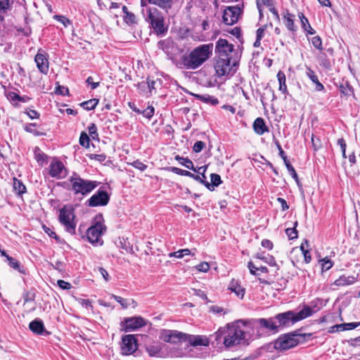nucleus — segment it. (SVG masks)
<instances>
[{
    "label": "nucleus",
    "mask_w": 360,
    "mask_h": 360,
    "mask_svg": "<svg viewBox=\"0 0 360 360\" xmlns=\"http://www.w3.org/2000/svg\"><path fill=\"white\" fill-rule=\"evenodd\" d=\"M23 299L25 303L32 302L34 300V295L30 292H27L23 295Z\"/></svg>",
    "instance_id": "69168bd1"
},
{
    "label": "nucleus",
    "mask_w": 360,
    "mask_h": 360,
    "mask_svg": "<svg viewBox=\"0 0 360 360\" xmlns=\"http://www.w3.org/2000/svg\"><path fill=\"white\" fill-rule=\"evenodd\" d=\"M277 79L279 82V90L283 92V94H288L287 85L285 84V75L281 70L278 71L277 73Z\"/></svg>",
    "instance_id": "c756f323"
},
{
    "label": "nucleus",
    "mask_w": 360,
    "mask_h": 360,
    "mask_svg": "<svg viewBox=\"0 0 360 360\" xmlns=\"http://www.w3.org/2000/svg\"><path fill=\"white\" fill-rule=\"evenodd\" d=\"M58 285L61 289H63V290H69L72 287V285L70 283L66 282L63 280H58Z\"/></svg>",
    "instance_id": "052dcab7"
},
{
    "label": "nucleus",
    "mask_w": 360,
    "mask_h": 360,
    "mask_svg": "<svg viewBox=\"0 0 360 360\" xmlns=\"http://www.w3.org/2000/svg\"><path fill=\"white\" fill-rule=\"evenodd\" d=\"M345 330V323L341 324H337L331 327V332H339V331H343Z\"/></svg>",
    "instance_id": "0e129e2a"
},
{
    "label": "nucleus",
    "mask_w": 360,
    "mask_h": 360,
    "mask_svg": "<svg viewBox=\"0 0 360 360\" xmlns=\"http://www.w3.org/2000/svg\"><path fill=\"white\" fill-rule=\"evenodd\" d=\"M72 190L75 195L83 196L89 194L99 184L96 181L84 179L79 176H72L70 179Z\"/></svg>",
    "instance_id": "423d86ee"
},
{
    "label": "nucleus",
    "mask_w": 360,
    "mask_h": 360,
    "mask_svg": "<svg viewBox=\"0 0 360 360\" xmlns=\"http://www.w3.org/2000/svg\"><path fill=\"white\" fill-rule=\"evenodd\" d=\"M299 343L297 335L295 334H285L277 339L275 347L279 350H287L295 347Z\"/></svg>",
    "instance_id": "9d476101"
},
{
    "label": "nucleus",
    "mask_w": 360,
    "mask_h": 360,
    "mask_svg": "<svg viewBox=\"0 0 360 360\" xmlns=\"http://www.w3.org/2000/svg\"><path fill=\"white\" fill-rule=\"evenodd\" d=\"M313 311L311 307L304 306L300 311H287L276 314L274 318L278 322L280 328L289 327L296 322L302 321L312 315Z\"/></svg>",
    "instance_id": "f03ea898"
},
{
    "label": "nucleus",
    "mask_w": 360,
    "mask_h": 360,
    "mask_svg": "<svg viewBox=\"0 0 360 360\" xmlns=\"http://www.w3.org/2000/svg\"><path fill=\"white\" fill-rule=\"evenodd\" d=\"M192 95L197 99L205 103H209L212 105H216L219 103V101L217 98L210 96L209 94H192Z\"/></svg>",
    "instance_id": "4be33fe9"
},
{
    "label": "nucleus",
    "mask_w": 360,
    "mask_h": 360,
    "mask_svg": "<svg viewBox=\"0 0 360 360\" xmlns=\"http://www.w3.org/2000/svg\"><path fill=\"white\" fill-rule=\"evenodd\" d=\"M274 317L270 319H259L257 322L261 328L267 329L269 331L276 333L279 331V326H278Z\"/></svg>",
    "instance_id": "a211bd4d"
},
{
    "label": "nucleus",
    "mask_w": 360,
    "mask_h": 360,
    "mask_svg": "<svg viewBox=\"0 0 360 360\" xmlns=\"http://www.w3.org/2000/svg\"><path fill=\"white\" fill-rule=\"evenodd\" d=\"M340 90L342 95L345 96H349L351 95H354V89L353 87L349 84L348 82H345L342 83L340 85Z\"/></svg>",
    "instance_id": "2f4dec72"
},
{
    "label": "nucleus",
    "mask_w": 360,
    "mask_h": 360,
    "mask_svg": "<svg viewBox=\"0 0 360 360\" xmlns=\"http://www.w3.org/2000/svg\"><path fill=\"white\" fill-rule=\"evenodd\" d=\"M224 335V345L230 348L241 343L245 338V332L237 324H228L227 328L220 331Z\"/></svg>",
    "instance_id": "7ed1b4c3"
},
{
    "label": "nucleus",
    "mask_w": 360,
    "mask_h": 360,
    "mask_svg": "<svg viewBox=\"0 0 360 360\" xmlns=\"http://www.w3.org/2000/svg\"><path fill=\"white\" fill-rule=\"evenodd\" d=\"M294 15L290 14V13L287 12L286 14L284 15V24L285 27L292 32H295L297 30V27L294 24V20L292 19V17Z\"/></svg>",
    "instance_id": "7c9ffc66"
},
{
    "label": "nucleus",
    "mask_w": 360,
    "mask_h": 360,
    "mask_svg": "<svg viewBox=\"0 0 360 360\" xmlns=\"http://www.w3.org/2000/svg\"><path fill=\"white\" fill-rule=\"evenodd\" d=\"M35 158L37 162L45 161L46 155L42 153L39 148H36L34 150Z\"/></svg>",
    "instance_id": "8fccbe9b"
},
{
    "label": "nucleus",
    "mask_w": 360,
    "mask_h": 360,
    "mask_svg": "<svg viewBox=\"0 0 360 360\" xmlns=\"http://www.w3.org/2000/svg\"><path fill=\"white\" fill-rule=\"evenodd\" d=\"M54 18L61 22L65 27H68L70 24V20L63 15H55Z\"/></svg>",
    "instance_id": "6e6d98bb"
},
{
    "label": "nucleus",
    "mask_w": 360,
    "mask_h": 360,
    "mask_svg": "<svg viewBox=\"0 0 360 360\" xmlns=\"http://www.w3.org/2000/svg\"><path fill=\"white\" fill-rule=\"evenodd\" d=\"M43 229L45 231V233L49 236V237L53 238L56 240H58V237L57 234L53 231H52L50 228L46 226L45 225H43Z\"/></svg>",
    "instance_id": "13d9d810"
},
{
    "label": "nucleus",
    "mask_w": 360,
    "mask_h": 360,
    "mask_svg": "<svg viewBox=\"0 0 360 360\" xmlns=\"http://www.w3.org/2000/svg\"><path fill=\"white\" fill-rule=\"evenodd\" d=\"M36 123L27 124L25 126V130L29 133L34 134V136H39L44 134L43 132H40L37 128Z\"/></svg>",
    "instance_id": "4c0bfd02"
},
{
    "label": "nucleus",
    "mask_w": 360,
    "mask_h": 360,
    "mask_svg": "<svg viewBox=\"0 0 360 360\" xmlns=\"http://www.w3.org/2000/svg\"><path fill=\"white\" fill-rule=\"evenodd\" d=\"M211 184L206 181L205 186L210 190L213 191L214 187L219 186L221 184V177L219 174H212L210 176Z\"/></svg>",
    "instance_id": "cd10ccee"
},
{
    "label": "nucleus",
    "mask_w": 360,
    "mask_h": 360,
    "mask_svg": "<svg viewBox=\"0 0 360 360\" xmlns=\"http://www.w3.org/2000/svg\"><path fill=\"white\" fill-rule=\"evenodd\" d=\"M123 18H124V22L128 25L136 23V17L131 12L129 11L128 13H127L126 15H123Z\"/></svg>",
    "instance_id": "79ce46f5"
},
{
    "label": "nucleus",
    "mask_w": 360,
    "mask_h": 360,
    "mask_svg": "<svg viewBox=\"0 0 360 360\" xmlns=\"http://www.w3.org/2000/svg\"><path fill=\"white\" fill-rule=\"evenodd\" d=\"M6 259L11 267L13 268L15 270H18L20 273H25L23 267L21 266L20 263L15 259L10 257L9 255H6Z\"/></svg>",
    "instance_id": "c9c22d12"
},
{
    "label": "nucleus",
    "mask_w": 360,
    "mask_h": 360,
    "mask_svg": "<svg viewBox=\"0 0 360 360\" xmlns=\"http://www.w3.org/2000/svg\"><path fill=\"white\" fill-rule=\"evenodd\" d=\"M104 219L102 214H97L94 224L86 231V237L91 243H98L101 236L105 232L106 226L103 224Z\"/></svg>",
    "instance_id": "0eeeda50"
},
{
    "label": "nucleus",
    "mask_w": 360,
    "mask_h": 360,
    "mask_svg": "<svg viewBox=\"0 0 360 360\" xmlns=\"http://www.w3.org/2000/svg\"><path fill=\"white\" fill-rule=\"evenodd\" d=\"M205 143L203 141H196L193 147V150L195 153H200L205 148Z\"/></svg>",
    "instance_id": "864d4df0"
},
{
    "label": "nucleus",
    "mask_w": 360,
    "mask_h": 360,
    "mask_svg": "<svg viewBox=\"0 0 360 360\" xmlns=\"http://www.w3.org/2000/svg\"><path fill=\"white\" fill-rule=\"evenodd\" d=\"M98 103V100L96 98L90 99L80 103V105L86 110H94Z\"/></svg>",
    "instance_id": "e433bc0d"
},
{
    "label": "nucleus",
    "mask_w": 360,
    "mask_h": 360,
    "mask_svg": "<svg viewBox=\"0 0 360 360\" xmlns=\"http://www.w3.org/2000/svg\"><path fill=\"white\" fill-rule=\"evenodd\" d=\"M34 61L39 72L44 75H47L49 68L48 56L42 49H39L34 57Z\"/></svg>",
    "instance_id": "2eb2a0df"
},
{
    "label": "nucleus",
    "mask_w": 360,
    "mask_h": 360,
    "mask_svg": "<svg viewBox=\"0 0 360 360\" xmlns=\"http://www.w3.org/2000/svg\"><path fill=\"white\" fill-rule=\"evenodd\" d=\"M29 328L34 333L37 335H47L49 333L46 330L43 321L41 319H36L29 324Z\"/></svg>",
    "instance_id": "6ab92c4d"
},
{
    "label": "nucleus",
    "mask_w": 360,
    "mask_h": 360,
    "mask_svg": "<svg viewBox=\"0 0 360 360\" xmlns=\"http://www.w3.org/2000/svg\"><path fill=\"white\" fill-rule=\"evenodd\" d=\"M285 165L288 169L289 174L292 176V177L298 183V176L297 174L292 167V165L290 163L289 160L285 162Z\"/></svg>",
    "instance_id": "a18cd8bd"
},
{
    "label": "nucleus",
    "mask_w": 360,
    "mask_h": 360,
    "mask_svg": "<svg viewBox=\"0 0 360 360\" xmlns=\"http://www.w3.org/2000/svg\"><path fill=\"white\" fill-rule=\"evenodd\" d=\"M55 93L58 95L65 96L68 94L69 90L65 86H58L56 89Z\"/></svg>",
    "instance_id": "5fc2aeb1"
},
{
    "label": "nucleus",
    "mask_w": 360,
    "mask_h": 360,
    "mask_svg": "<svg viewBox=\"0 0 360 360\" xmlns=\"http://www.w3.org/2000/svg\"><path fill=\"white\" fill-rule=\"evenodd\" d=\"M253 129L255 132L258 135H263L265 132L269 131L263 118L257 117L253 123Z\"/></svg>",
    "instance_id": "aec40b11"
},
{
    "label": "nucleus",
    "mask_w": 360,
    "mask_h": 360,
    "mask_svg": "<svg viewBox=\"0 0 360 360\" xmlns=\"http://www.w3.org/2000/svg\"><path fill=\"white\" fill-rule=\"evenodd\" d=\"M89 137L85 132H82L79 137V144L85 148H88L89 146Z\"/></svg>",
    "instance_id": "c03bdc74"
},
{
    "label": "nucleus",
    "mask_w": 360,
    "mask_h": 360,
    "mask_svg": "<svg viewBox=\"0 0 360 360\" xmlns=\"http://www.w3.org/2000/svg\"><path fill=\"white\" fill-rule=\"evenodd\" d=\"M241 8L238 6H228L223 13V22L226 25H231L237 22L241 14Z\"/></svg>",
    "instance_id": "ddd939ff"
},
{
    "label": "nucleus",
    "mask_w": 360,
    "mask_h": 360,
    "mask_svg": "<svg viewBox=\"0 0 360 360\" xmlns=\"http://www.w3.org/2000/svg\"><path fill=\"white\" fill-rule=\"evenodd\" d=\"M75 209L71 205H66L59 210L58 220L65 230L71 235L76 233Z\"/></svg>",
    "instance_id": "39448f33"
},
{
    "label": "nucleus",
    "mask_w": 360,
    "mask_h": 360,
    "mask_svg": "<svg viewBox=\"0 0 360 360\" xmlns=\"http://www.w3.org/2000/svg\"><path fill=\"white\" fill-rule=\"evenodd\" d=\"M160 338L166 342L176 343L177 340H186L187 335L177 330H163Z\"/></svg>",
    "instance_id": "dca6fc26"
},
{
    "label": "nucleus",
    "mask_w": 360,
    "mask_h": 360,
    "mask_svg": "<svg viewBox=\"0 0 360 360\" xmlns=\"http://www.w3.org/2000/svg\"><path fill=\"white\" fill-rule=\"evenodd\" d=\"M110 200V195L103 190H98L86 202L89 207L105 206Z\"/></svg>",
    "instance_id": "9b49d317"
},
{
    "label": "nucleus",
    "mask_w": 360,
    "mask_h": 360,
    "mask_svg": "<svg viewBox=\"0 0 360 360\" xmlns=\"http://www.w3.org/2000/svg\"><path fill=\"white\" fill-rule=\"evenodd\" d=\"M311 44L316 49H317L320 51H321L323 49L322 40L319 36H315V37H312L311 38Z\"/></svg>",
    "instance_id": "09e8293b"
},
{
    "label": "nucleus",
    "mask_w": 360,
    "mask_h": 360,
    "mask_svg": "<svg viewBox=\"0 0 360 360\" xmlns=\"http://www.w3.org/2000/svg\"><path fill=\"white\" fill-rule=\"evenodd\" d=\"M356 280V278L353 276L342 275L335 281L334 285L337 286L349 285L355 283Z\"/></svg>",
    "instance_id": "5701e85b"
},
{
    "label": "nucleus",
    "mask_w": 360,
    "mask_h": 360,
    "mask_svg": "<svg viewBox=\"0 0 360 360\" xmlns=\"http://www.w3.org/2000/svg\"><path fill=\"white\" fill-rule=\"evenodd\" d=\"M13 189L18 195H22L26 192L25 186L15 178L13 179Z\"/></svg>",
    "instance_id": "f704fd0d"
},
{
    "label": "nucleus",
    "mask_w": 360,
    "mask_h": 360,
    "mask_svg": "<svg viewBox=\"0 0 360 360\" xmlns=\"http://www.w3.org/2000/svg\"><path fill=\"white\" fill-rule=\"evenodd\" d=\"M88 131L91 138L94 140L98 139V134L97 132V127L96 124L91 123L88 127Z\"/></svg>",
    "instance_id": "37998d69"
},
{
    "label": "nucleus",
    "mask_w": 360,
    "mask_h": 360,
    "mask_svg": "<svg viewBox=\"0 0 360 360\" xmlns=\"http://www.w3.org/2000/svg\"><path fill=\"white\" fill-rule=\"evenodd\" d=\"M130 165L141 172H143L147 169V165L138 160L130 163Z\"/></svg>",
    "instance_id": "3c124183"
},
{
    "label": "nucleus",
    "mask_w": 360,
    "mask_h": 360,
    "mask_svg": "<svg viewBox=\"0 0 360 360\" xmlns=\"http://www.w3.org/2000/svg\"><path fill=\"white\" fill-rule=\"evenodd\" d=\"M359 326H360V322H353V323H345L346 330L354 329Z\"/></svg>",
    "instance_id": "338daca9"
},
{
    "label": "nucleus",
    "mask_w": 360,
    "mask_h": 360,
    "mask_svg": "<svg viewBox=\"0 0 360 360\" xmlns=\"http://www.w3.org/2000/svg\"><path fill=\"white\" fill-rule=\"evenodd\" d=\"M6 97L11 101H18L19 95L13 91H8L6 93Z\"/></svg>",
    "instance_id": "bf43d9fd"
},
{
    "label": "nucleus",
    "mask_w": 360,
    "mask_h": 360,
    "mask_svg": "<svg viewBox=\"0 0 360 360\" xmlns=\"http://www.w3.org/2000/svg\"><path fill=\"white\" fill-rule=\"evenodd\" d=\"M297 226V221L294 223L293 228H288L285 229V233L288 236L289 240H293L297 238L298 233L296 230V226Z\"/></svg>",
    "instance_id": "ea45409f"
},
{
    "label": "nucleus",
    "mask_w": 360,
    "mask_h": 360,
    "mask_svg": "<svg viewBox=\"0 0 360 360\" xmlns=\"http://www.w3.org/2000/svg\"><path fill=\"white\" fill-rule=\"evenodd\" d=\"M307 76L311 80L313 83L317 82L319 80L317 75L315 72L311 70L310 68H307L306 71Z\"/></svg>",
    "instance_id": "603ef678"
},
{
    "label": "nucleus",
    "mask_w": 360,
    "mask_h": 360,
    "mask_svg": "<svg viewBox=\"0 0 360 360\" xmlns=\"http://www.w3.org/2000/svg\"><path fill=\"white\" fill-rule=\"evenodd\" d=\"M196 269L199 271L207 272L210 269V265L207 262H201L200 264L196 266Z\"/></svg>",
    "instance_id": "4d7b16f0"
},
{
    "label": "nucleus",
    "mask_w": 360,
    "mask_h": 360,
    "mask_svg": "<svg viewBox=\"0 0 360 360\" xmlns=\"http://www.w3.org/2000/svg\"><path fill=\"white\" fill-rule=\"evenodd\" d=\"M255 258L262 260L264 262L270 266H276L275 258L270 255H263V254L257 253L255 256Z\"/></svg>",
    "instance_id": "473e14b6"
},
{
    "label": "nucleus",
    "mask_w": 360,
    "mask_h": 360,
    "mask_svg": "<svg viewBox=\"0 0 360 360\" xmlns=\"http://www.w3.org/2000/svg\"><path fill=\"white\" fill-rule=\"evenodd\" d=\"M261 245L263 248H266L268 250H271L274 247L273 243L268 239L262 240Z\"/></svg>",
    "instance_id": "e2e57ef3"
},
{
    "label": "nucleus",
    "mask_w": 360,
    "mask_h": 360,
    "mask_svg": "<svg viewBox=\"0 0 360 360\" xmlns=\"http://www.w3.org/2000/svg\"><path fill=\"white\" fill-rule=\"evenodd\" d=\"M49 174L56 179H62L66 176V169L62 162L54 160L49 166Z\"/></svg>",
    "instance_id": "f3484780"
},
{
    "label": "nucleus",
    "mask_w": 360,
    "mask_h": 360,
    "mask_svg": "<svg viewBox=\"0 0 360 360\" xmlns=\"http://www.w3.org/2000/svg\"><path fill=\"white\" fill-rule=\"evenodd\" d=\"M171 172L178 175L186 176H193V174L187 170H184L178 167H172L169 169Z\"/></svg>",
    "instance_id": "a19ab883"
},
{
    "label": "nucleus",
    "mask_w": 360,
    "mask_h": 360,
    "mask_svg": "<svg viewBox=\"0 0 360 360\" xmlns=\"http://www.w3.org/2000/svg\"><path fill=\"white\" fill-rule=\"evenodd\" d=\"M111 298L114 299L117 302H119L124 309L128 308L131 305V304H134V307L136 306V302L133 299H124L122 297L115 295H111Z\"/></svg>",
    "instance_id": "bb28decb"
},
{
    "label": "nucleus",
    "mask_w": 360,
    "mask_h": 360,
    "mask_svg": "<svg viewBox=\"0 0 360 360\" xmlns=\"http://www.w3.org/2000/svg\"><path fill=\"white\" fill-rule=\"evenodd\" d=\"M239 61V57L221 58L217 57L214 63V70L219 77L228 75L232 68L236 66Z\"/></svg>",
    "instance_id": "6e6552de"
},
{
    "label": "nucleus",
    "mask_w": 360,
    "mask_h": 360,
    "mask_svg": "<svg viewBox=\"0 0 360 360\" xmlns=\"http://www.w3.org/2000/svg\"><path fill=\"white\" fill-rule=\"evenodd\" d=\"M273 0H257V6L259 7L262 5H265L267 7L271 6L274 4Z\"/></svg>",
    "instance_id": "680f3d73"
},
{
    "label": "nucleus",
    "mask_w": 360,
    "mask_h": 360,
    "mask_svg": "<svg viewBox=\"0 0 360 360\" xmlns=\"http://www.w3.org/2000/svg\"><path fill=\"white\" fill-rule=\"evenodd\" d=\"M148 3L158 6L166 12L170 9L173 4V0H148Z\"/></svg>",
    "instance_id": "393cba45"
},
{
    "label": "nucleus",
    "mask_w": 360,
    "mask_h": 360,
    "mask_svg": "<svg viewBox=\"0 0 360 360\" xmlns=\"http://www.w3.org/2000/svg\"><path fill=\"white\" fill-rule=\"evenodd\" d=\"M138 348L137 340L134 335H125L122 338L121 350L124 355H130Z\"/></svg>",
    "instance_id": "f8f14e48"
},
{
    "label": "nucleus",
    "mask_w": 360,
    "mask_h": 360,
    "mask_svg": "<svg viewBox=\"0 0 360 360\" xmlns=\"http://www.w3.org/2000/svg\"><path fill=\"white\" fill-rule=\"evenodd\" d=\"M212 50V44H201L194 48L188 55L183 56L184 68L190 70L198 68L210 58Z\"/></svg>",
    "instance_id": "f257e3e1"
},
{
    "label": "nucleus",
    "mask_w": 360,
    "mask_h": 360,
    "mask_svg": "<svg viewBox=\"0 0 360 360\" xmlns=\"http://www.w3.org/2000/svg\"><path fill=\"white\" fill-rule=\"evenodd\" d=\"M86 82L91 85L92 89H95L99 86V82H94L92 77H89L86 79Z\"/></svg>",
    "instance_id": "774afa93"
},
{
    "label": "nucleus",
    "mask_w": 360,
    "mask_h": 360,
    "mask_svg": "<svg viewBox=\"0 0 360 360\" xmlns=\"http://www.w3.org/2000/svg\"><path fill=\"white\" fill-rule=\"evenodd\" d=\"M321 262V268L323 271H328L333 266V262L328 258H324L320 260Z\"/></svg>",
    "instance_id": "de8ad7c7"
},
{
    "label": "nucleus",
    "mask_w": 360,
    "mask_h": 360,
    "mask_svg": "<svg viewBox=\"0 0 360 360\" xmlns=\"http://www.w3.org/2000/svg\"><path fill=\"white\" fill-rule=\"evenodd\" d=\"M175 159L179 161V164L184 166L185 167L191 169L193 171H196V169L194 167L193 162L188 158H184L180 157L179 155H176Z\"/></svg>",
    "instance_id": "72a5a7b5"
},
{
    "label": "nucleus",
    "mask_w": 360,
    "mask_h": 360,
    "mask_svg": "<svg viewBox=\"0 0 360 360\" xmlns=\"http://www.w3.org/2000/svg\"><path fill=\"white\" fill-rule=\"evenodd\" d=\"M12 1L11 0H0V15L6 13L11 10Z\"/></svg>",
    "instance_id": "58836bf2"
},
{
    "label": "nucleus",
    "mask_w": 360,
    "mask_h": 360,
    "mask_svg": "<svg viewBox=\"0 0 360 360\" xmlns=\"http://www.w3.org/2000/svg\"><path fill=\"white\" fill-rule=\"evenodd\" d=\"M187 338L192 346H207L208 345L207 340L200 336L187 335Z\"/></svg>",
    "instance_id": "a878e982"
},
{
    "label": "nucleus",
    "mask_w": 360,
    "mask_h": 360,
    "mask_svg": "<svg viewBox=\"0 0 360 360\" xmlns=\"http://www.w3.org/2000/svg\"><path fill=\"white\" fill-rule=\"evenodd\" d=\"M146 349L150 356L160 357L161 356V343L155 342L146 346Z\"/></svg>",
    "instance_id": "412c9836"
},
{
    "label": "nucleus",
    "mask_w": 360,
    "mask_h": 360,
    "mask_svg": "<svg viewBox=\"0 0 360 360\" xmlns=\"http://www.w3.org/2000/svg\"><path fill=\"white\" fill-rule=\"evenodd\" d=\"M215 52L217 55V57L229 58V56H231L232 58H240L238 52L234 50L233 45L225 39L220 38L218 39L215 46Z\"/></svg>",
    "instance_id": "1a4fd4ad"
},
{
    "label": "nucleus",
    "mask_w": 360,
    "mask_h": 360,
    "mask_svg": "<svg viewBox=\"0 0 360 360\" xmlns=\"http://www.w3.org/2000/svg\"><path fill=\"white\" fill-rule=\"evenodd\" d=\"M298 16L300 19L302 28L310 34L315 33L314 29L311 27L308 19L302 13H299Z\"/></svg>",
    "instance_id": "c85d7f7f"
},
{
    "label": "nucleus",
    "mask_w": 360,
    "mask_h": 360,
    "mask_svg": "<svg viewBox=\"0 0 360 360\" xmlns=\"http://www.w3.org/2000/svg\"><path fill=\"white\" fill-rule=\"evenodd\" d=\"M146 20L152 26L158 34H164L167 31L162 13L155 7L146 9Z\"/></svg>",
    "instance_id": "20e7f679"
},
{
    "label": "nucleus",
    "mask_w": 360,
    "mask_h": 360,
    "mask_svg": "<svg viewBox=\"0 0 360 360\" xmlns=\"http://www.w3.org/2000/svg\"><path fill=\"white\" fill-rule=\"evenodd\" d=\"M124 325V330L129 332L131 330H135L146 326V323L145 320L141 316H134L130 318H125L124 321L122 322Z\"/></svg>",
    "instance_id": "4468645a"
},
{
    "label": "nucleus",
    "mask_w": 360,
    "mask_h": 360,
    "mask_svg": "<svg viewBox=\"0 0 360 360\" xmlns=\"http://www.w3.org/2000/svg\"><path fill=\"white\" fill-rule=\"evenodd\" d=\"M155 109L152 105H148L146 109L141 110V114L143 117L150 119L154 115Z\"/></svg>",
    "instance_id": "49530a36"
},
{
    "label": "nucleus",
    "mask_w": 360,
    "mask_h": 360,
    "mask_svg": "<svg viewBox=\"0 0 360 360\" xmlns=\"http://www.w3.org/2000/svg\"><path fill=\"white\" fill-rule=\"evenodd\" d=\"M229 289L233 292L238 297L243 298L245 295V288H243L238 281L233 280L229 286Z\"/></svg>",
    "instance_id": "b1692460"
}]
</instances>
